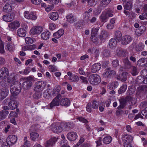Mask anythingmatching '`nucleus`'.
<instances>
[{"label": "nucleus", "mask_w": 147, "mask_h": 147, "mask_svg": "<svg viewBox=\"0 0 147 147\" xmlns=\"http://www.w3.org/2000/svg\"><path fill=\"white\" fill-rule=\"evenodd\" d=\"M17 139V137L15 135H9L6 139V141L3 143L1 147H10L9 146L16 143Z\"/></svg>", "instance_id": "obj_1"}, {"label": "nucleus", "mask_w": 147, "mask_h": 147, "mask_svg": "<svg viewBox=\"0 0 147 147\" xmlns=\"http://www.w3.org/2000/svg\"><path fill=\"white\" fill-rule=\"evenodd\" d=\"M21 90V85L19 82H14L11 86L10 91L13 96H15L19 94Z\"/></svg>", "instance_id": "obj_2"}, {"label": "nucleus", "mask_w": 147, "mask_h": 147, "mask_svg": "<svg viewBox=\"0 0 147 147\" xmlns=\"http://www.w3.org/2000/svg\"><path fill=\"white\" fill-rule=\"evenodd\" d=\"M88 80L91 84L96 85L100 82L101 79L99 75L95 74L91 75L89 76Z\"/></svg>", "instance_id": "obj_3"}, {"label": "nucleus", "mask_w": 147, "mask_h": 147, "mask_svg": "<svg viewBox=\"0 0 147 147\" xmlns=\"http://www.w3.org/2000/svg\"><path fill=\"white\" fill-rule=\"evenodd\" d=\"M63 97V96L59 94L57 95L52 100L49 104L50 109H52L56 106H58L60 105V99Z\"/></svg>", "instance_id": "obj_4"}, {"label": "nucleus", "mask_w": 147, "mask_h": 147, "mask_svg": "<svg viewBox=\"0 0 147 147\" xmlns=\"http://www.w3.org/2000/svg\"><path fill=\"white\" fill-rule=\"evenodd\" d=\"M111 68L109 67L105 69V71L102 75L104 78H113L116 75V72L113 70H110Z\"/></svg>", "instance_id": "obj_5"}, {"label": "nucleus", "mask_w": 147, "mask_h": 147, "mask_svg": "<svg viewBox=\"0 0 147 147\" xmlns=\"http://www.w3.org/2000/svg\"><path fill=\"white\" fill-rule=\"evenodd\" d=\"M52 130L55 133H59L62 131V128L59 123H53L51 125Z\"/></svg>", "instance_id": "obj_6"}, {"label": "nucleus", "mask_w": 147, "mask_h": 147, "mask_svg": "<svg viewBox=\"0 0 147 147\" xmlns=\"http://www.w3.org/2000/svg\"><path fill=\"white\" fill-rule=\"evenodd\" d=\"M116 55L119 57H125L127 54V50L120 48H117L116 50Z\"/></svg>", "instance_id": "obj_7"}, {"label": "nucleus", "mask_w": 147, "mask_h": 147, "mask_svg": "<svg viewBox=\"0 0 147 147\" xmlns=\"http://www.w3.org/2000/svg\"><path fill=\"white\" fill-rule=\"evenodd\" d=\"M9 75L8 70L6 67H3L0 69V79L5 80L8 76Z\"/></svg>", "instance_id": "obj_8"}, {"label": "nucleus", "mask_w": 147, "mask_h": 147, "mask_svg": "<svg viewBox=\"0 0 147 147\" xmlns=\"http://www.w3.org/2000/svg\"><path fill=\"white\" fill-rule=\"evenodd\" d=\"M15 16V14L14 13H11L4 15L2 17L4 21L10 22L14 20Z\"/></svg>", "instance_id": "obj_9"}, {"label": "nucleus", "mask_w": 147, "mask_h": 147, "mask_svg": "<svg viewBox=\"0 0 147 147\" xmlns=\"http://www.w3.org/2000/svg\"><path fill=\"white\" fill-rule=\"evenodd\" d=\"M64 96L60 99V105L67 107L69 106L70 103L69 98H63Z\"/></svg>", "instance_id": "obj_10"}, {"label": "nucleus", "mask_w": 147, "mask_h": 147, "mask_svg": "<svg viewBox=\"0 0 147 147\" xmlns=\"http://www.w3.org/2000/svg\"><path fill=\"white\" fill-rule=\"evenodd\" d=\"M57 141V138L55 137L50 139L47 140L45 143V147H52L55 144Z\"/></svg>", "instance_id": "obj_11"}, {"label": "nucleus", "mask_w": 147, "mask_h": 147, "mask_svg": "<svg viewBox=\"0 0 147 147\" xmlns=\"http://www.w3.org/2000/svg\"><path fill=\"white\" fill-rule=\"evenodd\" d=\"M42 28L40 26H37L32 28L30 31V34L32 35L39 34L42 31Z\"/></svg>", "instance_id": "obj_12"}, {"label": "nucleus", "mask_w": 147, "mask_h": 147, "mask_svg": "<svg viewBox=\"0 0 147 147\" xmlns=\"http://www.w3.org/2000/svg\"><path fill=\"white\" fill-rule=\"evenodd\" d=\"M24 16L25 18L28 19L35 20L37 19V16L33 12H30L28 11H25L24 13Z\"/></svg>", "instance_id": "obj_13"}, {"label": "nucleus", "mask_w": 147, "mask_h": 147, "mask_svg": "<svg viewBox=\"0 0 147 147\" xmlns=\"http://www.w3.org/2000/svg\"><path fill=\"white\" fill-rule=\"evenodd\" d=\"M9 90L7 88H3L0 89V100H2L8 95Z\"/></svg>", "instance_id": "obj_14"}, {"label": "nucleus", "mask_w": 147, "mask_h": 147, "mask_svg": "<svg viewBox=\"0 0 147 147\" xmlns=\"http://www.w3.org/2000/svg\"><path fill=\"white\" fill-rule=\"evenodd\" d=\"M131 36L128 35L123 36L121 40V44L124 45H126L129 43L131 41Z\"/></svg>", "instance_id": "obj_15"}, {"label": "nucleus", "mask_w": 147, "mask_h": 147, "mask_svg": "<svg viewBox=\"0 0 147 147\" xmlns=\"http://www.w3.org/2000/svg\"><path fill=\"white\" fill-rule=\"evenodd\" d=\"M20 26L19 22L17 21L11 22L8 25V27L10 30H13L17 29Z\"/></svg>", "instance_id": "obj_16"}, {"label": "nucleus", "mask_w": 147, "mask_h": 147, "mask_svg": "<svg viewBox=\"0 0 147 147\" xmlns=\"http://www.w3.org/2000/svg\"><path fill=\"white\" fill-rule=\"evenodd\" d=\"M109 36L108 32L105 30H102L99 36V38L100 40L103 41L107 38Z\"/></svg>", "instance_id": "obj_17"}, {"label": "nucleus", "mask_w": 147, "mask_h": 147, "mask_svg": "<svg viewBox=\"0 0 147 147\" xmlns=\"http://www.w3.org/2000/svg\"><path fill=\"white\" fill-rule=\"evenodd\" d=\"M66 19L67 22L70 23H73L77 21L76 17L72 13L67 15L66 17Z\"/></svg>", "instance_id": "obj_18"}, {"label": "nucleus", "mask_w": 147, "mask_h": 147, "mask_svg": "<svg viewBox=\"0 0 147 147\" xmlns=\"http://www.w3.org/2000/svg\"><path fill=\"white\" fill-rule=\"evenodd\" d=\"M123 61L124 65V68L125 69H130L132 67L131 63L129 61L128 58L124 59Z\"/></svg>", "instance_id": "obj_19"}, {"label": "nucleus", "mask_w": 147, "mask_h": 147, "mask_svg": "<svg viewBox=\"0 0 147 147\" xmlns=\"http://www.w3.org/2000/svg\"><path fill=\"white\" fill-rule=\"evenodd\" d=\"M146 28L145 26L142 25L139 27L138 29L136 30L135 33L136 35L139 36L145 32Z\"/></svg>", "instance_id": "obj_20"}, {"label": "nucleus", "mask_w": 147, "mask_h": 147, "mask_svg": "<svg viewBox=\"0 0 147 147\" xmlns=\"http://www.w3.org/2000/svg\"><path fill=\"white\" fill-rule=\"evenodd\" d=\"M67 138L70 140H75L77 138V134L74 132L69 133L67 135Z\"/></svg>", "instance_id": "obj_21"}, {"label": "nucleus", "mask_w": 147, "mask_h": 147, "mask_svg": "<svg viewBox=\"0 0 147 147\" xmlns=\"http://www.w3.org/2000/svg\"><path fill=\"white\" fill-rule=\"evenodd\" d=\"M101 65L99 63H96L93 64L91 68V71L92 73H96L100 69Z\"/></svg>", "instance_id": "obj_22"}, {"label": "nucleus", "mask_w": 147, "mask_h": 147, "mask_svg": "<svg viewBox=\"0 0 147 147\" xmlns=\"http://www.w3.org/2000/svg\"><path fill=\"white\" fill-rule=\"evenodd\" d=\"M27 80L24 82L22 84V87L24 89H27L31 87L32 85V82L29 80V78L27 77Z\"/></svg>", "instance_id": "obj_23"}, {"label": "nucleus", "mask_w": 147, "mask_h": 147, "mask_svg": "<svg viewBox=\"0 0 147 147\" xmlns=\"http://www.w3.org/2000/svg\"><path fill=\"white\" fill-rule=\"evenodd\" d=\"M119 42L115 38H112L109 41V45L111 48L113 49L116 46L117 43Z\"/></svg>", "instance_id": "obj_24"}, {"label": "nucleus", "mask_w": 147, "mask_h": 147, "mask_svg": "<svg viewBox=\"0 0 147 147\" xmlns=\"http://www.w3.org/2000/svg\"><path fill=\"white\" fill-rule=\"evenodd\" d=\"M123 5L125 9L130 10L132 7V3L131 2L127 1L123 2Z\"/></svg>", "instance_id": "obj_25"}, {"label": "nucleus", "mask_w": 147, "mask_h": 147, "mask_svg": "<svg viewBox=\"0 0 147 147\" xmlns=\"http://www.w3.org/2000/svg\"><path fill=\"white\" fill-rule=\"evenodd\" d=\"M12 9L11 6L9 3H6L4 6L3 11L6 13L10 12Z\"/></svg>", "instance_id": "obj_26"}, {"label": "nucleus", "mask_w": 147, "mask_h": 147, "mask_svg": "<svg viewBox=\"0 0 147 147\" xmlns=\"http://www.w3.org/2000/svg\"><path fill=\"white\" fill-rule=\"evenodd\" d=\"M8 105L11 110H13L17 108V103L15 100H11Z\"/></svg>", "instance_id": "obj_27"}, {"label": "nucleus", "mask_w": 147, "mask_h": 147, "mask_svg": "<svg viewBox=\"0 0 147 147\" xmlns=\"http://www.w3.org/2000/svg\"><path fill=\"white\" fill-rule=\"evenodd\" d=\"M17 34L20 37H24L26 35V31L24 28H19L17 30Z\"/></svg>", "instance_id": "obj_28"}, {"label": "nucleus", "mask_w": 147, "mask_h": 147, "mask_svg": "<svg viewBox=\"0 0 147 147\" xmlns=\"http://www.w3.org/2000/svg\"><path fill=\"white\" fill-rule=\"evenodd\" d=\"M49 18L53 20H57L59 18V15L57 12H52L49 14Z\"/></svg>", "instance_id": "obj_29"}, {"label": "nucleus", "mask_w": 147, "mask_h": 147, "mask_svg": "<svg viewBox=\"0 0 147 147\" xmlns=\"http://www.w3.org/2000/svg\"><path fill=\"white\" fill-rule=\"evenodd\" d=\"M50 34V32L49 31H45L41 34V37L43 40H46L49 38Z\"/></svg>", "instance_id": "obj_30"}, {"label": "nucleus", "mask_w": 147, "mask_h": 147, "mask_svg": "<svg viewBox=\"0 0 147 147\" xmlns=\"http://www.w3.org/2000/svg\"><path fill=\"white\" fill-rule=\"evenodd\" d=\"M147 62V58H141L137 62V64L138 65L140 66H145Z\"/></svg>", "instance_id": "obj_31"}, {"label": "nucleus", "mask_w": 147, "mask_h": 147, "mask_svg": "<svg viewBox=\"0 0 147 147\" xmlns=\"http://www.w3.org/2000/svg\"><path fill=\"white\" fill-rule=\"evenodd\" d=\"M119 101L120 102V105L119 106L118 108L123 109L126 106L127 103V101L124 98H121L119 100Z\"/></svg>", "instance_id": "obj_32"}, {"label": "nucleus", "mask_w": 147, "mask_h": 147, "mask_svg": "<svg viewBox=\"0 0 147 147\" xmlns=\"http://www.w3.org/2000/svg\"><path fill=\"white\" fill-rule=\"evenodd\" d=\"M122 36V34L120 31L117 30L115 32V38L118 41L120 42L121 40Z\"/></svg>", "instance_id": "obj_33"}, {"label": "nucleus", "mask_w": 147, "mask_h": 147, "mask_svg": "<svg viewBox=\"0 0 147 147\" xmlns=\"http://www.w3.org/2000/svg\"><path fill=\"white\" fill-rule=\"evenodd\" d=\"M100 18V21L103 23L106 22L108 19L104 11L101 14Z\"/></svg>", "instance_id": "obj_34"}, {"label": "nucleus", "mask_w": 147, "mask_h": 147, "mask_svg": "<svg viewBox=\"0 0 147 147\" xmlns=\"http://www.w3.org/2000/svg\"><path fill=\"white\" fill-rule=\"evenodd\" d=\"M104 12L107 16L108 19L109 17H111L113 16V12L110 9H106Z\"/></svg>", "instance_id": "obj_35"}, {"label": "nucleus", "mask_w": 147, "mask_h": 147, "mask_svg": "<svg viewBox=\"0 0 147 147\" xmlns=\"http://www.w3.org/2000/svg\"><path fill=\"white\" fill-rule=\"evenodd\" d=\"M144 45L143 43H139L136 46V49L137 51H142L144 49Z\"/></svg>", "instance_id": "obj_36"}, {"label": "nucleus", "mask_w": 147, "mask_h": 147, "mask_svg": "<svg viewBox=\"0 0 147 147\" xmlns=\"http://www.w3.org/2000/svg\"><path fill=\"white\" fill-rule=\"evenodd\" d=\"M112 139V138L111 136H107L103 139V142L105 144H108L111 142Z\"/></svg>", "instance_id": "obj_37"}, {"label": "nucleus", "mask_w": 147, "mask_h": 147, "mask_svg": "<svg viewBox=\"0 0 147 147\" xmlns=\"http://www.w3.org/2000/svg\"><path fill=\"white\" fill-rule=\"evenodd\" d=\"M127 85L126 84H124L118 90V92L119 94L124 93L127 88Z\"/></svg>", "instance_id": "obj_38"}, {"label": "nucleus", "mask_w": 147, "mask_h": 147, "mask_svg": "<svg viewBox=\"0 0 147 147\" xmlns=\"http://www.w3.org/2000/svg\"><path fill=\"white\" fill-rule=\"evenodd\" d=\"M69 79L72 82H77L79 80V77L76 75L73 74L69 78Z\"/></svg>", "instance_id": "obj_39"}, {"label": "nucleus", "mask_w": 147, "mask_h": 147, "mask_svg": "<svg viewBox=\"0 0 147 147\" xmlns=\"http://www.w3.org/2000/svg\"><path fill=\"white\" fill-rule=\"evenodd\" d=\"M38 137L39 134L36 132H32L30 134L31 139L33 141L37 139Z\"/></svg>", "instance_id": "obj_40"}, {"label": "nucleus", "mask_w": 147, "mask_h": 147, "mask_svg": "<svg viewBox=\"0 0 147 147\" xmlns=\"http://www.w3.org/2000/svg\"><path fill=\"white\" fill-rule=\"evenodd\" d=\"M90 15L89 12L87 11L85 12L83 14V18L84 21L88 22L90 20Z\"/></svg>", "instance_id": "obj_41"}, {"label": "nucleus", "mask_w": 147, "mask_h": 147, "mask_svg": "<svg viewBox=\"0 0 147 147\" xmlns=\"http://www.w3.org/2000/svg\"><path fill=\"white\" fill-rule=\"evenodd\" d=\"M137 81L140 84H146L147 83V81L145 80L144 78L141 76H139L138 77Z\"/></svg>", "instance_id": "obj_42"}, {"label": "nucleus", "mask_w": 147, "mask_h": 147, "mask_svg": "<svg viewBox=\"0 0 147 147\" xmlns=\"http://www.w3.org/2000/svg\"><path fill=\"white\" fill-rule=\"evenodd\" d=\"M8 115V112L7 111L4 112L3 111H0V120L5 119Z\"/></svg>", "instance_id": "obj_43"}, {"label": "nucleus", "mask_w": 147, "mask_h": 147, "mask_svg": "<svg viewBox=\"0 0 147 147\" xmlns=\"http://www.w3.org/2000/svg\"><path fill=\"white\" fill-rule=\"evenodd\" d=\"M102 55L103 57H107L110 55L111 53L109 50L105 49L102 52Z\"/></svg>", "instance_id": "obj_44"}, {"label": "nucleus", "mask_w": 147, "mask_h": 147, "mask_svg": "<svg viewBox=\"0 0 147 147\" xmlns=\"http://www.w3.org/2000/svg\"><path fill=\"white\" fill-rule=\"evenodd\" d=\"M99 0H88L87 2L89 5L90 6H94L97 3Z\"/></svg>", "instance_id": "obj_45"}, {"label": "nucleus", "mask_w": 147, "mask_h": 147, "mask_svg": "<svg viewBox=\"0 0 147 147\" xmlns=\"http://www.w3.org/2000/svg\"><path fill=\"white\" fill-rule=\"evenodd\" d=\"M92 102L91 106L92 108L94 109L97 108L99 104V102L96 100H92Z\"/></svg>", "instance_id": "obj_46"}, {"label": "nucleus", "mask_w": 147, "mask_h": 147, "mask_svg": "<svg viewBox=\"0 0 147 147\" xmlns=\"http://www.w3.org/2000/svg\"><path fill=\"white\" fill-rule=\"evenodd\" d=\"M99 29V27L92 28L91 31V35L95 36L97 34Z\"/></svg>", "instance_id": "obj_47"}, {"label": "nucleus", "mask_w": 147, "mask_h": 147, "mask_svg": "<svg viewBox=\"0 0 147 147\" xmlns=\"http://www.w3.org/2000/svg\"><path fill=\"white\" fill-rule=\"evenodd\" d=\"M131 73L132 76H135L137 75L138 73L136 67L134 66H132V68L131 71Z\"/></svg>", "instance_id": "obj_48"}, {"label": "nucleus", "mask_w": 147, "mask_h": 147, "mask_svg": "<svg viewBox=\"0 0 147 147\" xmlns=\"http://www.w3.org/2000/svg\"><path fill=\"white\" fill-rule=\"evenodd\" d=\"M7 47L8 50L10 51H13L15 49L14 45L11 43H8Z\"/></svg>", "instance_id": "obj_49"}, {"label": "nucleus", "mask_w": 147, "mask_h": 147, "mask_svg": "<svg viewBox=\"0 0 147 147\" xmlns=\"http://www.w3.org/2000/svg\"><path fill=\"white\" fill-rule=\"evenodd\" d=\"M138 89L140 91H147V86L145 85H142L140 86Z\"/></svg>", "instance_id": "obj_50"}, {"label": "nucleus", "mask_w": 147, "mask_h": 147, "mask_svg": "<svg viewBox=\"0 0 147 147\" xmlns=\"http://www.w3.org/2000/svg\"><path fill=\"white\" fill-rule=\"evenodd\" d=\"M40 82L38 81L36 82L34 84L35 87V90H39L41 91L40 90Z\"/></svg>", "instance_id": "obj_51"}, {"label": "nucleus", "mask_w": 147, "mask_h": 147, "mask_svg": "<svg viewBox=\"0 0 147 147\" xmlns=\"http://www.w3.org/2000/svg\"><path fill=\"white\" fill-rule=\"evenodd\" d=\"M141 73L142 75L145 80L147 81V70L143 69Z\"/></svg>", "instance_id": "obj_52"}, {"label": "nucleus", "mask_w": 147, "mask_h": 147, "mask_svg": "<svg viewBox=\"0 0 147 147\" xmlns=\"http://www.w3.org/2000/svg\"><path fill=\"white\" fill-rule=\"evenodd\" d=\"M127 73L126 72H123L121 76V81H125L127 78Z\"/></svg>", "instance_id": "obj_53"}, {"label": "nucleus", "mask_w": 147, "mask_h": 147, "mask_svg": "<svg viewBox=\"0 0 147 147\" xmlns=\"http://www.w3.org/2000/svg\"><path fill=\"white\" fill-rule=\"evenodd\" d=\"M42 94L39 92H36L33 95V97L34 98L38 99L41 96Z\"/></svg>", "instance_id": "obj_54"}, {"label": "nucleus", "mask_w": 147, "mask_h": 147, "mask_svg": "<svg viewBox=\"0 0 147 147\" xmlns=\"http://www.w3.org/2000/svg\"><path fill=\"white\" fill-rule=\"evenodd\" d=\"M66 125L67 127L69 129H72L75 126V124L73 123L70 122H67Z\"/></svg>", "instance_id": "obj_55"}, {"label": "nucleus", "mask_w": 147, "mask_h": 147, "mask_svg": "<svg viewBox=\"0 0 147 147\" xmlns=\"http://www.w3.org/2000/svg\"><path fill=\"white\" fill-rule=\"evenodd\" d=\"M49 69L51 72H54L57 71V67L54 65H50L49 66Z\"/></svg>", "instance_id": "obj_56"}, {"label": "nucleus", "mask_w": 147, "mask_h": 147, "mask_svg": "<svg viewBox=\"0 0 147 147\" xmlns=\"http://www.w3.org/2000/svg\"><path fill=\"white\" fill-rule=\"evenodd\" d=\"M25 40L27 44H31L33 42V40L32 39L29 37L25 38Z\"/></svg>", "instance_id": "obj_57"}, {"label": "nucleus", "mask_w": 147, "mask_h": 147, "mask_svg": "<svg viewBox=\"0 0 147 147\" xmlns=\"http://www.w3.org/2000/svg\"><path fill=\"white\" fill-rule=\"evenodd\" d=\"M40 90L41 91H42L45 89L47 85V83L46 82L43 81H40Z\"/></svg>", "instance_id": "obj_58"}, {"label": "nucleus", "mask_w": 147, "mask_h": 147, "mask_svg": "<svg viewBox=\"0 0 147 147\" xmlns=\"http://www.w3.org/2000/svg\"><path fill=\"white\" fill-rule=\"evenodd\" d=\"M80 78L81 80V82L82 83L86 84L88 83V81L87 78L83 76H80Z\"/></svg>", "instance_id": "obj_59"}, {"label": "nucleus", "mask_w": 147, "mask_h": 147, "mask_svg": "<svg viewBox=\"0 0 147 147\" xmlns=\"http://www.w3.org/2000/svg\"><path fill=\"white\" fill-rule=\"evenodd\" d=\"M112 65L113 67L116 68L119 65V61L117 59L113 60L112 62Z\"/></svg>", "instance_id": "obj_60"}, {"label": "nucleus", "mask_w": 147, "mask_h": 147, "mask_svg": "<svg viewBox=\"0 0 147 147\" xmlns=\"http://www.w3.org/2000/svg\"><path fill=\"white\" fill-rule=\"evenodd\" d=\"M5 52L4 44L2 42L0 43V53L3 54Z\"/></svg>", "instance_id": "obj_61"}, {"label": "nucleus", "mask_w": 147, "mask_h": 147, "mask_svg": "<svg viewBox=\"0 0 147 147\" xmlns=\"http://www.w3.org/2000/svg\"><path fill=\"white\" fill-rule=\"evenodd\" d=\"M27 138L25 137L24 138L25 142L24 145L22 147H27L30 145V142L27 140Z\"/></svg>", "instance_id": "obj_62"}, {"label": "nucleus", "mask_w": 147, "mask_h": 147, "mask_svg": "<svg viewBox=\"0 0 147 147\" xmlns=\"http://www.w3.org/2000/svg\"><path fill=\"white\" fill-rule=\"evenodd\" d=\"M43 96L46 98H49L50 97L51 94L47 90H45L43 93Z\"/></svg>", "instance_id": "obj_63"}, {"label": "nucleus", "mask_w": 147, "mask_h": 147, "mask_svg": "<svg viewBox=\"0 0 147 147\" xmlns=\"http://www.w3.org/2000/svg\"><path fill=\"white\" fill-rule=\"evenodd\" d=\"M61 145H62L61 147H70L67 144L66 141L65 140H62L61 142Z\"/></svg>", "instance_id": "obj_64"}]
</instances>
